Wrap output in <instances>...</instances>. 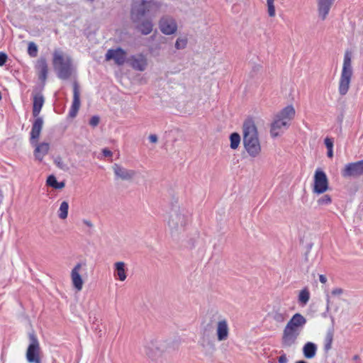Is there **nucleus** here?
Segmentation results:
<instances>
[{
    "label": "nucleus",
    "mask_w": 363,
    "mask_h": 363,
    "mask_svg": "<svg viewBox=\"0 0 363 363\" xmlns=\"http://www.w3.org/2000/svg\"><path fill=\"white\" fill-rule=\"evenodd\" d=\"M127 62L135 70L143 72L147 66L146 57L143 54L131 55L127 60Z\"/></svg>",
    "instance_id": "9b49d317"
},
{
    "label": "nucleus",
    "mask_w": 363,
    "mask_h": 363,
    "mask_svg": "<svg viewBox=\"0 0 363 363\" xmlns=\"http://www.w3.org/2000/svg\"><path fill=\"white\" fill-rule=\"evenodd\" d=\"M30 131V143L34 144L35 140H38L40 138V135L43 126V119L42 117H35Z\"/></svg>",
    "instance_id": "aec40b11"
},
{
    "label": "nucleus",
    "mask_w": 363,
    "mask_h": 363,
    "mask_svg": "<svg viewBox=\"0 0 363 363\" xmlns=\"http://www.w3.org/2000/svg\"><path fill=\"white\" fill-rule=\"evenodd\" d=\"M216 335L218 341H224L228 338L229 327L226 319H219L217 323Z\"/></svg>",
    "instance_id": "f3484780"
},
{
    "label": "nucleus",
    "mask_w": 363,
    "mask_h": 363,
    "mask_svg": "<svg viewBox=\"0 0 363 363\" xmlns=\"http://www.w3.org/2000/svg\"><path fill=\"white\" fill-rule=\"evenodd\" d=\"M352 74V53L347 50L344 55L342 69L339 80L338 91L341 96H345L347 93Z\"/></svg>",
    "instance_id": "39448f33"
},
{
    "label": "nucleus",
    "mask_w": 363,
    "mask_h": 363,
    "mask_svg": "<svg viewBox=\"0 0 363 363\" xmlns=\"http://www.w3.org/2000/svg\"><path fill=\"white\" fill-rule=\"evenodd\" d=\"M99 117L98 116H94L90 118L89 123L91 126L96 127L99 125Z\"/></svg>",
    "instance_id": "a19ab883"
},
{
    "label": "nucleus",
    "mask_w": 363,
    "mask_h": 363,
    "mask_svg": "<svg viewBox=\"0 0 363 363\" xmlns=\"http://www.w3.org/2000/svg\"><path fill=\"white\" fill-rule=\"evenodd\" d=\"M267 4V12L270 17H274L275 16V7L274 3Z\"/></svg>",
    "instance_id": "79ce46f5"
},
{
    "label": "nucleus",
    "mask_w": 363,
    "mask_h": 363,
    "mask_svg": "<svg viewBox=\"0 0 363 363\" xmlns=\"http://www.w3.org/2000/svg\"><path fill=\"white\" fill-rule=\"evenodd\" d=\"M329 188L328 179L326 174L320 169H317L314 174V186L313 191L321 194Z\"/></svg>",
    "instance_id": "1a4fd4ad"
},
{
    "label": "nucleus",
    "mask_w": 363,
    "mask_h": 363,
    "mask_svg": "<svg viewBox=\"0 0 363 363\" xmlns=\"http://www.w3.org/2000/svg\"><path fill=\"white\" fill-rule=\"evenodd\" d=\"M327 155L328 157L331 158L333 157V149L328 150Z\"/></svg>",
    "instance_id": "8fccbe9b"
},
{
    "label": "nucleus",
    "mask_w": 363,
    "mask_h": 363,
    "mask_svg": "<svg viewBox=\"0 0 363 363\" xmlns=\"http://www.w3.org/2000/svg\"><path fill=\"white\" fill-rule=\"evenodd\" d=\"M242 132V142L245 150L250 157H257L261 152V145L257 127L252 119L244 122Z\"/></svg>",
    "instance_id": "f03ea898"
},
{
    "label": "nucleus",
    "mask_w": 363,
    "mask_h": 363,
    "mask_svg": "<svg viewBox=\"0 0 363 363\" xmlns=\"http://www.w3.org/2000/svg\"><path fill=\"white\" fill-rule=\"evenodd\" d=\"M157 0H135L131 4L130 17L135 28L143 35H149L153 30L152 18L161 8Z\"/></svg>",
    "instance_id": "f257e3e1"
},
{
    "label": "nucleus",
    "mask_w": 363,
    "mask_h": 363,
    "mask_svg": "<svg viewBox=\"0 0 363 363\" xmlns=\"http://www.w3.org/2000/svg\"><path fill=\"white\" fill-rule=\"evenodd\" d=\"M296 363H307V362L304 360H299V361H297Z\"/></svg>",
    "instance_id": "6e6d98bb"
},
{
    "label": "nucleus",
    "mask_w": 363,
    "mask_h": 363,
    "mask_svg": "<svg viewBox=\"0 0 363 363\" xmlns=\"http://www.w3.org/2000/svg\"><path fill=\"white\" fill-rule=\"evenodd\" d=\"M189 216L185 213L184 209L180 208H172L169 212L168 227L171 236L174 239H178L179 235L184 232L189 223Z\"/></svg>",
    "instance_id": "7ed1b4c3"
},
{
    "label": "nucleus",
    "mask_w": 363,
    "mask_h": 363,
    "mask_svg": "<svg viewBox=\"0 0 363 363\" xmlns=\"http://www.w3.org/2000/svg\"><path fill=\"white\" fill-rule=\"evenodd\" d=\"M335 0H317L318 16L322 21H324Z\"/></svg>",
    "instance_id": "dca6fc26"
},
{
    "label": "nucleus",
    "mask_w": 363,
    "mask_h": 363,
    "mask_svg": "<svg viewBox=\"0 0 363 363\" xmlns=\"http://www.w3.org/2000/svg\"><path fill=\"white\" fill-rule=\"evenodd\" d=\"M82 268V264L77 263L74 267L72 269L71 272V279L72 281V284L74 287L77 291H81L83 287L84 281L82 280V278L79 274V271Z\"/></svg>",
    "instance_id": "6ab92c4d"
},
{
    "label": "nucleus",
    "mask_w": 363,
    "mask_h": 363,
    "mask_svg": "<svg viewBox=\"0 0 363 363\" xmlns=\"http://www.w3.org/2000/svg\"><path fill=\"white\" fill-rule=\"evenodd\" d=\"M38 46L33 42H30L28 47V53L31 57H35L38 55Z\"/></svg>",
    "instance_id": "72a5a7b5"
},
{
    "label": "nucleus",
    "mask_w": 363,
    "mask_h": 363,
    "mask_svg": "<svg viewBox=\"0 0 363 363\" xmlns=\"http://www.w3.org/2000/svg\"><path fill=\"white\" fill-rule=\"evenodd\" d=\"M354 358L355 359H357L358 356H357V355H355V356L354 357Z\"/></svg>",
    "instance_id": "4d7b16f0"
},
{
    "label": "nucleus",
    "mask_w": 363,
    "mask_h": 363,
    "mask_svg": "<svg viewBox=\"0 0 363 363\" xmlns=\"http://www.w3.org/2000/svg\"><path fill=\"white\" fill-rule=\"evenodd\" d=\"M159 28L160 31L167 35H172L177 30V23L174 18L169 16H162L159 22Z\"/></svg>",
    "instance_id": "9d476101"
},
{
    "label": "nucleus",
    "mask_w": 363,
    "mask_h": 363,
    "mask_svg": "<svg viewBox=\"0 0 363 363\" xmlns=\"http://www.w3.org/2000/svg\"><path fill=\"white\" fill-rule=\"evenodd\" d=\"M240 140L239 133L236 132L231 133L230 135V148L233 150L237 149L240 143Z\"/></svg>",
    "instance_id": "2f4dec72"
},
{
    "label": "nucleus",
    "mask_w": 363,
    "mask_h": 363,
    "mask_svg": "<svg viewBox=\"0 0 363 363\" xmlns=\"http://www.w3.org/2000/svg\"><path fill=\"white\" fill-rule=\"evenodd\" d=\"M318 347L312 342H307L303 347V354L306 359H313L317 352Z\"/></svg>",
    "instance_id": "393cba45"
},
{
    "label": "nucleus",
    "mask_w": 363,
    "mask_h": 363,
    "mask_svg": "<svg viewBox=\"0 0 363 363\" xmlns=\"http://www.w3.org/2000/svg\"><path fill=\"white\" fill-rule=\"evenodd\" d=\"M35 147L34 150V156L36 160L39 161H42L44 156L46 155L50 149V145L48 143H38V140L34 142V144H32Z\"/></svg>",
    "instance_id": "4be33fe9"
},
{
    "label": "nucleus",
    "mask_w": 363,
    "mask_h": 363,
    "mask_svg": "<svg viewBox=\"0 0 363 363\" xmlns=\"http://www.w3.org/2000/svg\"><path fill=\"white\" fill-rule=\"evenodd\" d=\"M343 178H358L363 175V160L354 162H350L345 165L341 170Z\"/></svg>",
    "instance_id": "6e6552de"
},
{
    "label": "nucleus",
    "mask_w": 363,
    "mask_h": 363,
    "mask_svg": "<svg viewBox=\"0 0 363 363\" xmlns=\"http://www.w3.org/2000/svg\"><path fill=\"white\" fill-rule=\"evenodd\" d=\"M102 152H103L104 156L106 157H111L113 155V152L107 148L103 149Z\"/></svg>",
    "instance_id": "a18cd8bd"
},
{
    "label": "nucleus",
    "mask_w": 363,
    "mask_h": 363,
    "mask_svg": "<svg viewBox=\"0 0 363 363\" xmlns=\"http://www.w3.org/2000/svg\"><path fill=\"white\" fill-rule=\"evenodd\" d=\"M310 299V292L307 288L302 289L298 294V301L301 306H306Z\"/></svg>",
    "instance_id": "c85d7f7f"
},
{
    "label": "nucleus",
    "mask_w": 363,
    "mask_h": 363,
    "mask_svg": "<svg viewBox=\"0 0 363 363\" xmlns=\"http://www.w3.org/2000/svg\"><path fill=\"white\" fill-rule=\"evenodd\" d=\"M2 96H1V94L0 93V100L1 99Z\"/></svg>",
    "instance_id": "13d9d810"
},
{
    "label": "nucleus",
    "mask_w": 363,
    "mask_h": 363,
    "mask_svg": "<svg viewBox=\"0 0 363 363\" xmlns=\"http://www.w3.org/2000/svg\"><path fill=\"white\" fill-rule=\"evenodd\" d=\"M126 59V52L121 48L109 49L106 54V60H113L118 65H123Z\"/></svg>",
    "instance_id": "f8f14e48"
},
{
    "label": "nucleus",
    "mask_w": 363,
    "mask_h": 363,
    "mask_svg": "<svg viewBox=\"0 0 363 363\" xmlns=\"http://www.w3.org/2000/svg\"><path fill=\"white\" fill-rule=\"evenodd\" d=\"M343 293V290L340 288H336V289H334L331 294L333 295V296H338V295H340Z\"/></svg>",
    "instance_id": "49530a36"
},
{
    "label": "nucleus",
    "mask_w": 363,
    "mask_h": 363,
    "mask_svg": "<svg viewBox=\"0 0 363 363\" xmlns=\"http://www.w3.org/2000/svg\"><path fill=\"white\" fill-rule=\"evenodd\" d=\"M80 107V93L79 86L77 82L73 83V101L72 107L69 112V116L70 118H74Z\"/></svg>",
    "instance_id": "ddd939ff"
},
{
    "label": "nucleus",
    "mask_w": 363,
    "mask_h": 363,
    "mask_svg": "<svg viewBox=\"0 0 363 363\" xmlns=\"http://www.w3.org/2000/svg\"><path fill=\"white\" fill-rule=\"evenodd\" d=\"M3 196H4L3 191L1 189H0V199H1L0 202L1 201V199H3Z\"/></svg>",
    "instance_id": "864d4df0"
},
{
    "label": "nucleus",
    "mask_w": 363,
    "mask_h": 363,
    "mask_svg": "<svg viewBox=\"0 0 363 363\" xmlns=\"http://www.w3.org/2000/svg\"><path fill=\"white\" fill-rule=\"evenodd\" d=\"M114 266V276L118 277L120 281H124L127 277L125 263L123 262H118L115 263Z\"/></svg>",
    "instance_id": "a878e982"
},
{
    "label": "nucleus",
    "mask_w": 363,
    "mask_h": 363,
    "mask_svg": "<svg viewBox=\"0 0 363 363\" xmlns=\"http://www.w3.org/2000/svg\"><path fill=\"white\" fill-rule=\"evenodd\" d=\"M294 319L291 318L290 320L287 323L286 325L284 328L288 329L293 332H299L301 333V329L298 327L294 322Z\"/></svg>",
    "instance_id": "f704fd0d"
},
{
    "label": "nucleus",
    "mask_w": 363,
    "mask_h": 363,
    "mask_svg": "<svg viewBox=\"0 0 363 363\" xmlns=\"http://www.w3.org/2000/svg\"><path fill=\"white\" fill-rule=\"evenodd\" d=\"M334 329L332 328L329 329L326 333L324 340V350L329 351L332 348V343L333 341Z\"/></svg>",
    "instance_id": "cd10ccee"
},
{
    "label": "nucleus",
    "mask_w": 363,
    "mask_h": 363,
    "mask_svg": "<svg viewBox=\"0 0 363 363\" xmlns=\"http://www.w3.org/2000/svg\"><path fill=\"white\" fill-rule=\"evenodd\" d=\"M8 59L7 55L4 52H0V67H2L6 62Z\"/></svg>",
    "instance_id": "37998d69"
},
{
    "label": "nucleus",
    "mask_w": 363,
    "mask_h": 363,
    "mask_svg": "<svg viewBox=\"0 0 363 363\" xmlns=\"http://www.w3.org/2000/svg\"><path fill=\"white\" fill-rule=\"evenodd\" d=\"M208 345L212 348L214 349V344L210 341L208 342Z\"/></svg>",
    "instance_id": "603ef678"
},
{
    "label": "nucleus",
    "mask_w": 363,
    "mask_h": 363,
    "mask_svg": "<svg viewBox=\"0 0 363 363\" xmlns=\"http://www.w3.org/2000/svg\"><path fill=\"white\" fill-rule=\"evenodd\" d=\"M317 202H318V205L325 206V205H328V204L331 203L332 199L330 195L324 194L323 196H322L320 198L318 199Z\"/></svg>",
    "instance_id": "e433bc0d"
},
{
    "label": "nucleus",
    "mask_w": 363,
    "mask_h": 363,
    "mask_svg": "<svg viewBox=\"0 0 363 363\" xmlns=\"http://www.w3.org/2000/svg\"><path fill=\"white\" fill-rule=\"evenodd\" d=\"M166 350V342L157 340L147 341L144 345V352L151 359H155Z\"/></svg>",
    "instance_id": "0eeeda50"
},
{
    "label": "nucleus",
    "mask_w": 363,
    "mask_h": 363,
    "mask_svg": "<svg viewBox=\"0 0 363 363\" xmlns=\"http://www.w3.org/2000/svg\"><path fill=\"white\" fill-rule=\"evenodd\" d=\"M290 123L284 121L279 117H277L276 115L274 116V121L271 124L270 128V134L272 138H276L279 135L280 132L282 128L287 129L289 127Z\"/></svg>",
    "instance_id": "2eb2a0df"
},
{
    "label": "nucleus",
    "mask_w": 363,
    "mask_h": 363,
    "mask_svg": "<svg viewBox=\"0 0 363 363\" xmlns=\"http://www.w3.org/2000/svg\"><path fill=\"white\" fill-rule=\"evenodd\" d=\"M274 0H267V4L274 3Z\"/></svg>",
    "instance_id": "5fc2aeb1"
},
{
    "label": "nucleus",
    "mask_w": 363,
    "mask_h": 363,
    "mask_svg": "<svg viewBox=\"0 0 363 363\" xmlns=\"http://www.w3.org/2000/svg\"><path fill=\"white\" fill-rule=\"evenodd\" d=\"M295 114L296 111L294 106L292 105H288L280 111L277 116L287 123H289L295 117Z\"/></svg>",
    "instance_id": "b1692460"
},
{
    "label": "nucleus",
    "mask_w": 363,
    "mask_h": 363,
    "mask_svg": "<svg viewBox=\"0 0 363 363\" xmlns=\"http://www.w3.org/2000/svg\"><path fill=\"white\" fill-rule=\"evenodd\" d=\"M113 169L116 177L123 180H130L135 175L134 170L127 169L118 164H113Z\"/></svg>",
    "instance_id": "a211bd4d"
},
{
    "label": "nucleus",
    "mask_w": 363,
    "mask_h": 363,
    "mask_svg": "<svg viewBox=\"0 0 363 363\" xmlns=\"http://www.w3.org/2000/svg\"><path fill=\"white\" fill-rule=\"evenodd\" d=\"M278 362H279V363H287L288 359H287L286 354H283L281 356H279L278 358Z\"/></svg>",
    "instance_id": "c03bdc74"
},
{
    "label": "nucleus",
    "mask_w": 363,
    "mask_h": 363,
    "mask_svg": "<svg viewBox=\"0 0 363 363\" xmlns=\"http://www.w3.org/2000/svg\"><path fill=\"white\" fill-rule=\"evenodd\" d=\"M299 332H293L284 328L281 337V346L284 348H289L296 343L299 336Z\"/></svg>",
    "instance_id": "4468645a"
},
{
    "label": "nucleus",
    "mask_w": 363,
    "mask_h": 363,
    "mask_svg": "<svg viewBox=\"0 0 363 363\" xmlns=\"http://www.w3.org/2000/svg\"><path fill=\"white\" fill-rule=\"evenodd\" d=\"M45 103V98L42 93L38 92L33 96V116L38 117Z\"/></svg>",
    "instance_id": "5701e85b"
},
{
    "label": "nucleus",
    "mask_w": 363,
    "mask_h": 363,
    "mask_svg": "<svg viewBox=\"0 0 363 363\" xmlns=\"http://www.w3.org/2000/svg\"><path fill=\"white\" fill-rule=\"evenodd\" d=\"M29 344L26 350V357L28 363H41V348L35 333H28Z\"/></svg>",
    "instance_id": "423d86ee"
},
{
    "label": "nucleus",
    "mask_w": 363,
    "mask_h": 363,
    "mask_svg": "<svg viewBox=\"0 0 363 363\" xmlns=\"http://www.w3.org/2000/svg\"><path fill=\"white\" fill-rule=\"evenodd\" d=\"M35 68L38 72V78L43 83L48 78V66L45 57H40L36 63Z\"/></svg>",
    "instance_id": "412c9836"
},
{
    "label": "nucleus",
    "mask_w": 363,
    "mask_h": 363,
    "mask_svg": "<svg viewBox=\"0 0 363 363\" xmlns=\"http://www.w3.org/2000/svg\"><path fill=\"white\" fill-rule=\"evenodd\" d=\"M84 223L87 225L88 227H92L93 225L90 220H84Z\"/></svg>",
    "instance_id": "3c124183"
},
{
    "label": "nucleus",
    "mask_w": 363,
    "mask_h": 363,
    "mask_svg": "<svg viewBox=\"0 0 363 363\" xmlns=\"http://www.w3.org/2000/svg\"><path fill=\"white\" fill-rule=\"evenodd\" d=\"M46 184L48 186H51L55 189H61L64 188L65 186V182H58L57 181L55 176H54V175H50L48 177Z\"/></svg>",
    "instance_id": "bb28decb"
},
{
    "label": "nucleus",
    "mask_w": 363,
    "mask_h": 363,
    "mask_svg": "<svg viewBox=\"0 0 363 363\" xmlns=\"http://www.w3.org/2000/svg\"><path fill=\"white\" fill-rule=\"evenodd\" d=\"M53 68L59 79L62 80L68 79L72 72V61L69 56H65L63 52L55 50L52 58Z\"/></svg>",
    "instance_id": "20e7f679"
},
{
    "label": "nucleus",
    "mask_w": 363,
    "mask_h": 363,
    "mask_svg": "<svg viewBox=\"0 0 363 363\" xmlns=\"http://www.w3.org/2000/svg\"><path fill=\"white\" fill-rule=\"evenodd\" d=\"M54 162L60 169L65 170L67 169L66 164L63 162L62 158L60 156L55 159Z\"/></svg>",
    "instance_id": "58836bf2"
},
{
    "label": "nucleus",
    "mask_w": 363,
    "mask_h": 363,
    "mask_svg": "<svg viewBox=\"0 0 363 363\" xmlns=\"http://www.w3.org/2000/svg\"><path fill=\"white\" fill-rule=\"evenodd\" d=\"M347 189L350 195L352 196L358 191V186L356 183H352L347 186Z\"/></svg>",
    "instance_id": "4c0bfd02"
},
{
    "label": "nucleus",
    "mask_w": 363,
    "mask_h": 363,
    "mask_svg": "<svg viewBox=\"0 0 363 363\" xmlns=\"http://www.w3.org/2000/svg\"><path fill=\"white\" fill-rule=\"evenodd\" d=\"M319 280L322 284H325L327 282V278L325 275L320 274L319 276Z\"/></svg>",
    "instance_id": "09e8293b"
},
{
    "label": "nucleus",
    "mask_w": 363,
    "mask_h": 363,
    "mask_svg": "<svg viewBox=\"0 0 363 363\" xmlns=\"http://www.w3.org/2000/svg\"><path fill=\"white\" fill-rule=\"evenodd\" d=\"M269 315L274 321L279 323H283L286 318V313H281L279 310H273L272 313H269Z\"/></svg>",
    "instance_id": "c756f323"
},
{
    "label": "nucleus",
    "mask_w": 363,
    "mask_h": 363,
    "mask_svg": "<svg viewBox=\"0 0 363 363\" xmlns=\"http://www.w3.org/2000/svg\"><path fill=\"white\" fill-rule=\"evenodd\" d=\"M292 318L294 320V323L302 330L303 327L306 323V318L303 315H302L301 313H295L292 316Z\"/></svg>",
    "instance_id": "473e14b6"
},
{
    "label": "nucleus",
    "mask_w": 363,
    "mask_h": 363,
    "mask_svg": "<svg viewBox=\"0 0 363 363\" xmlns=\"http://www.w3.org/2000/svg\"><path fill=\"white\" fill-rule=\"evenodd\" d=\"M187 45L186 38H179L177 39L175 43V48L177 50L184 49Z\"/></svg>",
    "instance_id": "c9c22d12"
},
{
    "label": "nucleus",
    "mask_w": 363,
    "mask_h": 363,
    "mask_svg": "<svg viewBox=\"0 0 363 363\" xmlns=\"http://www.w3.org/2000/svg\"><path fill=\"white\" fill-rule=\"evenodd\" d=\"M69 203L67 201H62L58 211V217L60 219H65L68 216Z\"/></svg>",
    "instance_id": "7c9ffc66"
},
{
    "label": "nucleus",
    "mask_w": 363,
    "mask_h": 363,
    "mask_svg": "<svg viewBox=\"0 0 363 363\" xmlns=\"http://www.w3.org/2000/svg\"><path fill=\"white\" fill-rule=\"evenodd\" d=\"M324 143L325 145L327 150H330V149L333 148V143H334L333 138H328V137L325 138L324 140Z\"/></svg>",
    "instance_id": "ea45409f"
},
{
    "label": "nucleus",
    "mask_w": 363,
    "mask_h": 363,
    "mask_svg": "<svg viewBox=\"0 0 363 363\" xmlns=\"http://www.w3.org/2000/svg\"><path fill=\"white\" fill-rule=\"evenodd\" d=\"M148 139L152 143H156L158 140L157 136L155 134L150 135Z\"/></svg>",
    "instance_id": "de8ad7c7"
}]
</instances>
